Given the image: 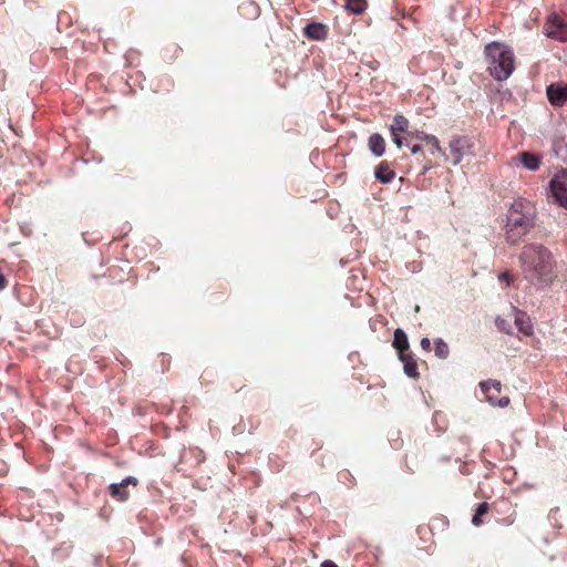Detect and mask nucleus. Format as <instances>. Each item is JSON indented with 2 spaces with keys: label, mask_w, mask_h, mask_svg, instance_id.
Segmentation results:
<instances>
[{
  "label": "nucleus",
  "mask_w": 567,
  "mask_h": 567,
  "mask_svg": "<svg viewBox=\"0 0 567 567\" xmlns=\"http://www.w3.org/2000/svg\"><path fill=\"white\" fill-rule=\"evenodd\" d=\"M519 261L524 278L533 286L540 288L551 282L555 261L545 246L536 243L525 245Z\"/></svg>",
  "instance_id": "nucleus-1"
},
{
  "label": "nucleus",
  "mask_w": 567,
  "mask_h": 567,
  "mask_svg": "<svg viewBox=\"0 0 567 567\" xmlns=\"http://www.w3.org/2000/svg\"><path fill=\"white\" fill-rule=\"evenodd\" d=\"M536 208L525 199L515 200L507 212L505 237L511 245L518 244L535 226Z\"/></svg>",
  "instance_id": "nucleus-2"
},
{
  "label": "nucleus",
  "mask_w": 567,
  "mask_h": 567,
  "mask_svg": "<svg viewBox=\"0 0 567 567\" xmlns=\"http://www.w3.org/2000/svg\"><path fill=\"white\" fill-rule=\"evenodd\" d=\"M487 69L497 81H504L514 71V53L512 49L499 42H492L485 47Z\"/></svg>",
  "instance_id": "nucleus-3"
},
{
  "label": "nucleus",
  "mask_w": 567,
  "mask_h": 567,
  "mask_svg": "<svg viewBox=\"0 0 567 567\" xmlns=\"http://www.w3.org/2000/svg\"><path fill=\"white\" fill-rule=\"evenodd\" d=\"M475 142L470 136H454L450 143V153L453 165H458L465 156L475 155Z\"/></svg>",
  "instance_id": "nucleus-4"
},
{
  "label": "nucleus",
  "mask_w": 567,
  "mask_h": 567,
  "mask_svg": "<svg viewBox=\"0 0 567 567\" xmlns=\"http://www.w3.org/2000/svg\"><path fill=\"white\" fill-rule=\"evenodd\" d=\"M549 187L555 202L567 209V171L556 174Z\"/></svg>",
  "instance_id": "nucleus-5"
},
{
  "label": "nucleus",
  "mask_w": 567,
  "mask_h": 567,
  "mask_svg": "<svg viewBox=\"0 0 567 567\" xmlns=\"http://www.w3.org/2000/svg\"><path fill=\"white\" fill-rule=\"evenodd\" d=\"M545 33L549 38L567 41V28L559 16L553 14L545 23Z\"/></svg>",
  "instance_id": "nucleus-6"
},
{
  "label": "nucleus",
  "mask_w": 567,
  "mask_h": 567,
  "mask_svg": "<svg viewBox=\"0 0 567 567\" xmlns=\"http://www.w3.org/2000/svg\"><path fill=\"white\" fill-rule=\"evenodd\" d=\"M546 93L553 106H563L567 102V83H551L547 86Z\"/></svg>",
  "instance_id": "nucleus-7"
},
{
  "label": "nucleus",
  "mask_w": 567,
  "mask_h": 567,
  "mask_svg": "<svg viewBox=\"0 0 567 567\" xmlns=\"http://www.w3.org/2000/svg\"><path fill=\"white\" fill-rule=\"evenodd\" d=\"M303 35L309 40L321 41L328 35V28L323 23L311 22L303 28Z\"/></svg>",
  "instance_id": "nucleus-8"
},
{
  "label": "nucleus",
  "mask_w": 567,
  "mask_h": 567,
  "mask_svg": "<svg viewBox=\"0 0 567 567\" xmlns=\"http://www.w3.org/2000/svg\"><path fill=\"white\" fill-rule=\"evenodd\" d=\"M480 388L482 392L485 394L487 401L491 404L495 403L497 394L501 392L502 384L496 380H486L480 382Z\"/></svg>",
  "instance_id": "nucleus-9"
},
{
  "label": "nucleus",
  "mask_w": 567,
  "mask_h": 567,
  "mask_svg": "<svg viewBox=\"0 0 567 567\" xmlns=\"http://www.w3.org/2000/svg\"><path fill=\"white\" fill-rule=\"evenodd\" d=\"M400 360L403 363L404 373L410 378H417V364L411 352H402L399 354Z\"/></svg>",
  "instance_id": "nucleus-10"
},
{
  "label": "nucleus",
  "mask_w": 567,
  "mask_h": 567,
  "mask_svg": "<svg viewBox=\"0 0 567 567\" xmlns=\"http://www.w3.org/2000/svg\"><path fill=\"white\" fill-rule=\"evenodd\" d=\"M515 311H516L515 324H516L517 329L525 336H532L534 332V328H533L529 317L523 311H519V310H515Z\"/></svg>",
  "instance_id": "nucleus-11"
},
{
  "label": "nucleus",
  "mask_w": 567,
  "mask_h": 567,
  "mask_svg": "<svg viewBox=\"0 0 567 567\" xmlns=\"http://www.w3.org/2000/svg\"><path fill=\"white\" fill-rule=\"evenodd\" d=\"M368 145H369V150L371 151V153L377 157L382 156L385 152V141L378 133H373L369 137Z\"/></svg>",
  "instance_id": "nucleus-12"
},
{
  "label": "nucleus",
  "mask_w": 567,
  "mask_h": 567,
  "mask_svg": "<svg viewBox=\"0 0 567 567\" xmlns=\"http://www.w3.org/2000/svg\"><path fill=\"white\" fill-rule=\"evenodd\" d=\"M374 176L381 183L388 184L394 178L395 173L393 169L390 168L388 163L382 162L377 166L374 171Z\"/></svg>",
  "instance_id": "nucleus-13"
},
{
  "label": "nucleus",
  "mask_w": 567,
  "mask_h": 567,
  "mask_svg": "<svg viewBox=\"0 0 567 567\" xmlns=\"http://www.w3.org/2000/svg\"><path fill=\"white\" fill-rule=\"evenodd\" d=\"M393 347L398 350L399 354L409 351V341L405 332L402 329L394 331Z\"/></svg>",
  "instance_id": "nucleus-14"
},
{
  "label": "nucleus",
  "mask_w": 567,
  "mask_h": 567,
  "mask_svg": "<svg viewBox=\"0 0 567 567\" xmlns=\"http://www.w3.org/2000/svg\"><path fill=\"white\" fill-rule=\"evenodd\" d=\"M519 158L524 167L529 171H536L539 167L540 159L535 154L523 152L519 154Z\"/></svg>",
  "instance_id": "nucleus-15"
},
{
  "label": "nucleus",
  "mask_w": 567,
  "mask_h": 567,
  "mask_svg": "<svg viewBox=\"0 0 567 567\" xmlns=\"http://www.w3.org/2000/svg\"><path fill=\"white\" fill-rule=\"evenodd\" d=\"M408 127H409L408 118L401 114H396L393 117L392 124L390 125V132L391 133L399 132V133L408 134V132H409Z\"/></svg>",
  "instance_id": "nucleus-16"
},
{
  "label": "nucleus",
  "mask_w": 567,
  "mask_h": 567,
  "mask_svg": "<svg viewBox=\"0 0 567 567\" xmlns=\"http://www.w3.org/2000/svg\"><path fill=\"white\" fill-rule=\"evenodd\" d=\"M109 489L111 496L118 501H126L128 497V492L126 491V487H124V484L122 483H113L110 485Z\"/></svg>",
  "instance_id": "nucleus-17"
},
{
  "label": "nucleus",
  "mask_w": 567,
  "mask_h": 567,
  "mask_svg": "<svg viewBox=\"0 0 567 567\" xmlns=\"http://www.w3.org/2000/svg\"><path fill=\"white\" fill-rule=\"evenodd\" d=\"M346 8L354 14H361L367 8V2L365 0H348Z\"/></svg>",
  "instance_id": "nucleus-18"
},
{
  "label": "nucleus",
  "mask_w": 567,
  "mask_h": 567,
  "mask_svg": "<svg viewBox=\"0 0 567 567\" xmlns=\"http://www.w3.org/2000/svg\"><path fill=\"white\" fill-rule=\"evenodd\" d=\"M450 353V349L446 342L443 339L439 338L435 340V355L440 359H446Z\"/></svg>",
  "instance_id": "nucleus-19"
},
{
  "label": "nucleus",
  "mask_w": 567,
  "mask_h": 567,
  "mask_svg": "<svg viewBox=\"0 0 567 567\" xmlns=\"http://www.w3.org/2000/svg\"><path fill=\"white\" fill-rule=\"evenodd\" d=\"M424 141L431 146L432 154L443 153V151L440 146V142L436 136H434V135L424 136Z\"/></svg>",
  "instance_id": "nucleus-20"
},
{
  "label": "nucleus",
  "mask_w": 567,
  "mask_h": 567,
  "mask_svg": "<svg viewBox=\"0 0 567 567\" xmlns=\"http://www.w3.org/2000/svg\"><path fill=\"white\" fill-rule=\"evenodd\" d=\"M495 324L499 331L505 332V333H511V324L507 320L497 317L495 320Z\"/></svg>",
  "instance_id": "nucleus-21"
},
{
  "label": "nucleus",
  "mask_w": 567,
  "mask_h": 567,
  "mask_svg": "<svg viewBox=\"0 0 567 567\" xmlns=\"http://www.w3.org/2000/svg\"><path fill=\"white\" fill-rule=\"evenodd\" d=\"M424 136H429V134L424 133V132H420V131H415V132H408V137L410 141L412 140H420V141H424Z\"/></svg>",
  "instance_id": "nucleus-22"
},
{
  "label": "nucleus",
  "mask_w": 567,
  "mask_h": 567,
  "mask_svg": "<svg viewBox=\"0 0 567 567\" xmlns=\"http://www.w3.org/2000/svg\"><path fill=\"white\" fill-rule=\"evenodd\" d=\"M402 133H399V132H394V133H391V137H392V142L399 147L401 148L403 145H404V142H403V137L401 135Z\"/></svg>",
  "instance_id": "nucleus-23"
},
{
  "label": "nucleus",
  "mask_w": 567,
  "mask_h": 567,
  "mask_svg": "<svg viewBox=\"0 0 567 567\" xmlns=\"http://www.w3.org/2000/svg\"><path fill=\"white\" fill-rule=\"evenodd\" d=\"M488 507H489V505H488L486 502H483V503L478 504V506H477V508H476V513H477L480 516H483L484 514H486V513H487Z\"/></svg>",
  "instance_id": "nucleus-24"
},
{
  "label": "nucleus",
  "mask_w": 567,
  "mask_h": 567,
  "mask_svg": "<svg viewBox=\"0 0 567 567\" xmlns=\"http://www.w3.org/2000/svg\"><path fill=\"white\" fill-rule=\"evenodd\" d=\"M509 404V399L507 396H503L501 399L495 400V403L493 405H498L501 408H505Z\"/></svg>",
  "instance_id": "nucleus-25"
},
{
  "label": "nucleus",
  "mask_w": 567,
  "mask_h": 567,
  "mask_svg": "<svg viewBox=\"0 0 567 567\" xmlns=\"http://www.w3.org/2000/svg\"><path fill=\"white\" fill-rule=\"evenodd\" d=\"M420 344H421V348H422L423 350H425V351H430V350H431V341H430V339H429V338H423V339L421 340V343H420Z\"/></svg>",
  "instance_id": "nucleus-26"
},
{
  "label": "nucleus",
  "mask_w": 567,
  "mask_h": 567,
  "mask_svg": "<svg viewBox=\"0 0 567 567\" xmlns=\"http://www.w3.org/2000/svg\"><path fill=\"white\" fill-rule=\"evenodd\" d=\"M121 483L124 484V487H127L128 484L136 485L137 484V480L135 477H133V476H127Z\"/></svg>",
  "instance_id": "nucleus-27"
},
{
  "label": "nucleus",
  "mask_w": 567,
  "mask_h": 567,
  "mask_svg": "<svg viewBox=\"0 0 567 567\" xmlns=\"http://www.w3.org/2000/svg\"><path fill=\"white\" fill-rule=\"evenodd\" d=\"M482 516H480L476 512L472 518V524L475 525V526H480L482 525L483 520L481 518Z\"/></svg>",
  "instance_id": "nucleus-28"
},
{
  "label": "nucleus",
  "mask_w": 567,
  "mask_h": 567,
  "mask_svg": "<svg viewBox=\"0 0 567 567\" xmlns=\"http://www.w3.org/2000/svg\"><path fill=\"white\" fill-rule=\"evenodd\" d=\"M499 280L506 281L507 285H509V275L507 272H503L499 275Z\"/></svg>",
  "instance_id": "nucleus-29"
},
{
  "label": "nucleus",
  "mask_w": 567,
  "mask_h": 567,
  "mask_svg": "<svg viewBox=\"0 0 567 567\" xmlns=\"http://www.w3.org/2000/svg\"><path fill=\"white\" fill-rule=\"evenodd\" d=\"M421 150H422V147H421V145H419V144H414V145H412V147H411V152H412L413 154H417L419 152H421Z\"/></svg>",
  "instance_id": "nucleus-30"
},
{
  "label": "nucleus",
  "mask_w": 567,
  "mask_h": 567,
  "mask_svg": "<svg viewBox=\"0 0 567 567\" xmlns=\"http://www.w3.org/2000/svg\"><path fill=\"white\" fill-rule=\"evenodd\" d=\"M321 567H338V566L333 561H331V560H324L321 564Z\"/></svg>",
  "instance_id": "nucleus-31"
},
{
  "label": "nucleus",
  "mask_w": 567,
  "mask_h": 567,
  "mask_svg": "<svg viewBox=\"0 0 567 567\" xmlns=\"http://www.w3.org/2000/svg\"><path fill=\"white\" fill-rule=\"evenodd\" d=\"M7 280L3 275L0 274V290L4 289Z\"/></svg>",
  "instance_id": "nucleus-32"
},
{
  "label": "nucleus",
  "mask_w": 567,
  "mask_h": 567,
  "mask_svg": "<svg viewBox=\"0 0 567 567\" xmlns=\"http://www.w3.org/2000/svg\"><path fill=\"white\" fill-rule=\"evenodd\" d=\"M430 168H431V166H427V165H426V166H424V167H423V169H422V173H423V174H424V173H426Z\"/></svg>",
  "instance_id": "nucleus-33"
}]
</instances>
